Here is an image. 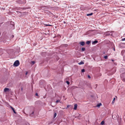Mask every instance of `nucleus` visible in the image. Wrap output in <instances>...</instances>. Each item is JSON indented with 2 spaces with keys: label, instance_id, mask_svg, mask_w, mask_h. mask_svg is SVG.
<instances>
[{
  "label": "nucleus",
  "instance_id": "2eb2a0df",
  "mask_svg": "<svg viewBox=\"0 0 125 125\" xmlns=\"http://www.w3.org/2000/svg\"><path fill=\"white\" fill-rule=\"evenodd\" d=\"M115 98H114L113 99V100L112 101V104H113V103H114V102H115Z\"/></svg>",
  "mask_w": 125,
  "mask_h": 125
},
{
  "label": "nucleus",
  "instance_id": "e433bc0d",
  "mask_svg": "<svg viewBox=\"0 0 125 125\" xmlns=\"http://www.w3.org/2000/svg\"><path fill=\"white\" fill-rule=\"evenodd\" d=\"M114 51H115V48H114Z\"/></svg>",
  "mask_w": 125,
  "mask_h": 125
},
{
  "label": "nucleus",
  "instance_id": "4be33fe9",
  "mask_svg": "<svg viewBox=\"0 0 125 125\" xmlns=\"http://www.w3.org/2000/svg\"><path fill=\"white\" fill-rule=\"evenodd\" d=\"M88 77L89 78H91L90 76L89 75H88Z\"/></svg>",
  "mask_w": 125,
  "mask_h": 125
},
{
  "label": "nucleus",
  "instance_id": "f257e3e1",
  "mask_svg": "<svg viewBox=\"0 0 125 125\" xmlns=\"http://www.w3.org/2000/svg\"><path fill=\"white\" fill-rule=\"evenodd\" d=\"M19 65V62L18 60L16 61L14 63L13 65L15 66H17Z\"/></svg>",
  "mask_w": 125,
  "mask_h": 125
},
{
  "label": "nucleus",
  "instance_id": "412c9836",
  "mask_svg": "<svg viewBox=\"0 0 125 125\" xmlns=\"http://www.w3.org/2000/svg\"><path fill=\"white\" fill-rule=\"evenodd\" d=\"M70 106V105H68L67 106V107L66 108V109H67V108H68Z\"/></svg>",
  "mask_w": 125,
  "mask_h": 125
},
{
  "label": "nucleus",
  "instance_id": "9b49d317",
  "mask_svg": "<svg viewBox=\"0 0 125 125\" xmlns=\"http://www.w3.org/2000/svg\"><path fill=\"white\" fill-rule=\"evenodd\" d=\"M84 63V62H81L79 63V65L83 64Z\"/></svg>",
  "mask_w": 125,
  "mask_h": 125
},
{
  "label": "nucleus",
  "instance_id": "f704fd0d",
  "mask_svg": "<svg viewBox=\"0 0 125 125\" xmlns=\"http://www.w3.org/2000/svg\"><path fill=\"white\" fill-rule=\"evenodd\" d=\"M112 61L113 62L114 61V60H113V59H112Z\"/></svg>",
  "mask_w": 125,
  "mask_h": 125
},
{
  "label": "nucleus",
  "instance_id": "58836bf2",
  "mask_svg": "<svg viewBox=\"0 0 125 125\" xmlns=\"http://www.w3.org/2000/svg\"><path fill=\"white\" fill-rule=\"evenodd\" d=\"M123 69H121V70H122Z\"/></svg>",
  "mask_w": 125,
  "mask_h": 125
},
{
  "label": "nucleus",
  "instance_id": "2f4dec72",
  "mask_svg": "<svg viewBox=\"0 0 125 125\" xmlns=\"http://www.w3.org/2000/svg\"><path fill=\"white\" fill-rule=\"evenodd\" d=\"M45 25L47 26H48V24H45Z\"/></svg>",
  "mask_w": 125,
  "mask_h": 125
},
{
  "label": "nucleus",
  "instance_id": "4c0bfd02",
  "mask_svg": "<svg viewBox=\"0 0 125 125\" xmlns=\"http://www.w3.org/2000/svg\"><path fill=\"white\" fill-rule=\"evenodd\" d=\"M64 23H65V21H64Z\"/></svg>",
  "mask_w": 125,
  "mask_h": 125
},
{
  "label": "nucleus",
  "instance_id": "20e7f679",
  "mask_svg": "<svg viewBox=\"0 0 125 125\" xmlns=\"http://www.w3.org/2000/svg\"><path fill=\"white\" fill-rule=\"evenodd\" d=\"M29 115L30 117H32L34 115V112H32L31 113H30Z\"/></svg>",
  "mask_w": 125,
  "mask_h": 125
},
{
  "label": "nucleus",
  "instance_id": "ddd939ff",
  "mask_svg": "<svg viewBox=\"0 0 125 125\" xmlns=\"http://www.w3.org/2000/svg\"><path fill=\"white\" fill-rule=\"evenodd\" d=\"M85 50V48H82V50L83 51H84Z\"/></svg>",
  "mask_w": 125,
  "mask_h": 125
},
{
  "label": "nucleus",
  "instance_id": "bb28decb",
  "mask_svg": "<svg viewBox=\"0 0 125 125\" xmlns=\"http://www.w3.org/2000/svg\"><path fill=\"white\" fill-rule=\"evenodd\" d=\"M28 72H27L26 71V73L25 74L26 75H27L28 74Z\"/></svg>",
  "mask_w": 125,
  "mask_h": 125
},
{
  "label": "nucleus",
  "instance_id": "473e14b6",
  "mask_svg": "<svg viewBox=\"0 0 125 125\" xmlns=\"http://www.w3.org/2000/svg\"><path fill=\"white\" fill-rule=\"evenodd\" d=\"M69 79V78H67L66 79V80H68V79Z\"/></svg>",
  "mask_w": 125,
  "mask_h": 125
},
{
  "label": "nucleus",
  "instance_id": "7c9ffc66",
  "mask_svg": "<svg viewBox=\"0 0 125 125\" xmlns=\"http://www.w3.org/2000/svg\"><path fill=\"white\" fill-rule=\"evenodd\" d=\"M123 80L124 81H125V79H123Z\"/></svg>",
  "mask_w": 125,
  "mask_h": 125
},
{
  "label": "nucleus",
  "instance_id": "5701e85b",
  "mask_svg": "<svg viewBox=\"0 0 125 125\" xmlns=\"http://www.w3.org/2000/svg\"><path fill=\"white\" fill-rule=\"evenodd\" d=\"M32 62L33 64H34L35 62L34 61H32Z\"/></svg>",
  "mask_w": 125,
  "mask_h": 125
},
{
  "label": "nucleus",
  "instance_id": "dca6fc26",
  "mask_svg": "<svg viewBox=\"0 0 125 125\" xmlns=\"http://www.w3.org/2000/svg\"><path fill=\"white\" fill-rule=\"evenodd\" d=\"M57 115V114L56 113H55L54 115V117L55 118V117H56V116Z\"/></svg>",
  "mask_w": 125,
  "mask_h": 125
},
{
  "label": "nucleus",
  "instance_id": "4468645a",
  "mask_svg": "<svg viewBox=\"0 0 125 125\" xmlns=\"http://www.w3.org/2000/svg\"><path fill=\"white\" fill-rule=\"evenodd\" d=\"M104 58L105 59H107L108 58V57L107 56H104Z\"/></svg>",
  "mask_w": 125,
  "mask_h": 125
},
{
  "label": "nucleus",
  "instance_id": "f8f14e48",
  "mask_svg": "<svg viewBox=\"0 0 125 125\" xmlns=\"http://www.w3.org/2000/svg\"><path fill=\"white\" fill-rule=\"evenodd\" d=\"M104 121H102L101 122V124L102 125H103L104 124Z\"/></svg>",
  "mask_w": 125,
  "mask_h": 125
},
{
  "label": "nucleus",
  "instance_id": "aec40b11",
  "mask_svg": "<svg viewBox=\"0 0 125 125\" xmlns=\"http://www.w3.org/2000/svg\"><path fill=\"white\" fill-rule=\"evenodd\" d=\"M60 101V100H57L56 101V103H58Z\"/></svg>",
  "mask_w": 125,
  "mask_h": 125
},
{
  "label": "nucleus",
  "instance_id": "72a5a7b5",
  "mask_svg": "<svg viewBox=\"0 0 125 125\" xmlns=\"http://www.w3.org/2000/svg\"><path fill=\"white\" fill-rule=\"evenodd\" d=\"M48 26H52L51 25H48Z\"/></svg>",
  "mask_w": 125,
  "mask_h": 125
},
{
  "label": "nucleus",
  "instance_id": "7ed1b4c3",
  "mask_svg": "<svg viewBox=\"0 0 125 125\" xmlns=\"http://www.w3.org/2000/svg\"><path fill=\"white\" fill-rule=\"evenodd\" d=\"M77 104H75L74 105V110H76L77 108Z\"/></svg>",
  "mask_w": 125,
  "mask_h": 125
},
{
  "label": "nucleus",
  "instance_id": "c9c22d12",
  "mask_svg": "<svg viewBox=\"0 0 125 125\" xmlns=\"http://www.w3.org/2000/svg\"><path fill=\"white\" fill-rule=\"evenodd\" d=\"M22 89H23V88H21V90H22Z\"/></svg>",
  "mask_w": 125,
  "mask_h": 125
},
{
  "label": "nucleus",
  "instance_id": "c85d7f7f",
  "mask_svg": "<svg viewBox=\"0 0 125 125\" xmlns=\"http://www.w3.org/2000/svg\"><path fill=\"white\" fill-rule=\"evenodd\" d=\"M10 108H11L12 110L14 108L11 106H10Z\"/></svg>",
  "mask_w": 125,
  "mask_h": 125
},
{
  "label": "nucleus",
  "instance_id": "423d86ee",
  "mask_svg": "<svg viewBox=\"0 0 125 125\" xmlns=\"http://www.w3.org/2000/svg\"><path fill=\"white\" fill-rule=\"evenodd\" d=\"M98 42V41L97 40H95L92 42V43L93 44H95L96 43Z\"/></svg>",
  "mask_w": 125,
  "mask_h": 125
},
{
  "label": "nucleus",
  "instance_id": "1a4fd4ad",
  "mask_svg": "<svg viewBox=\"0 0 125 125\" xmlns=\"http://www.w3.org/2000/svg\"><path fill=\"white\" fill-rule=\"evenodd\" d=\"M91 42V41H87L86 42V44H89Z\"/></svg>",
  "mask_w": 125,
  "mask_h": 125
},
{
  "label": "nucleus",
  "instance_id": "9d476101",
  "mask_svg": "<svg viewBox=\"0 0 125 125\" xmlns=\"http://www.w3.org/2000/svg\"><path fill=\"white\" fill-rule=\"evenodd\" d=\"M102 105V104L101 103H100L98 104L97 105V106L98 107H99L101 105Z\"/></svg>",
  "mask_w": 125,
  "mask_h": 125
},
{
  "label": "nucleus",
  "instance_id": "393cba45",
  "mask_svg": "<svg viewBox=\"0 0 125 125\" xmlns=\"http://www.w3.org/2000/svg\"><path fill=\"white\" fill-rule=\"evenodd\" d=\"M122 40L123 41H125V38L122 39Z\"/></svg>",
  "mask_w": 125,
  "mask_h": 125
},
{
  "label": "nucleus",
  "instance_id": "f03ea898",
  "mask_svg": "<svg viewBox=\"0 0 125 125\" xmlns=\"http://www.w3.org/2000/svg\"><path fill=\"white\" fill-rule=\"evenodd\" d=\"M79 44L82 46H84L85 44L84 42L83 41H82L79 42Z\"/></svg>",
  "mask_w": 125,
  "mask_h": 125
},
{
  "label": "nucleus",
  "instance_id": "f3484780",
  "mask_svg": "<svg viewBox=\"0 0 125 125\" xmlns=\"http://www.w3.org/2000/svg\"><path fill=\"white\" fill-rule=\"evenodd\" d=\"M66 82L68 85H69L70 84L69 82V81H66Z\"/></svg>",
  "mask_w": 125,
  "mask_h": 125
},
{
  "label": "nucleus",
  "instance_id": "a878e982",
  "mask_svg": "<svg viewBox=\"0 0 125 125\" xmlns=\"http://www.w3.org/2000/svg\"><path fill=\"white\" fill-rule=\"evenodd\" d=\"M65 45L64 46H65L66 47H67L68 46V45H67V44H66V45Z\"/></svg>",
  "mask_w": 125,
  "mask_h": 125
},
{
  "label": "nucleus",
  "instance_id": "a19ab883",
  "mask_svg": "<svg viewBox=\"0 0 125 125\" xmlns=\"http://www.w3.org/2000/svg\"><path fill=\"white\" fill-rule=\"evenodd\" d=\"M13 37H14V36H13Z\"/></svg>",
  "mask_w": 125,
  "mask_h": 125
},
{
  "label": "nucleus",
  "instance_id": "cd10ccee",
  "mask_svg": "<svg viewBox=\"0 0 125 125\" xmlns=\"http://www.w3.org/2000/svg\"><path fill=\"white\" fill-rule=\"evenodd\" d=\"M10 108H11L12 110L14 108L11 106H10Z\"/></svg>",
  "mask_w": 125,
  "mask_h": 125
},
{
  "label": "nucleus",
  "instance_id": "39448f33",
  "mask_svg": "<svg viewBox=\"0 0 125 125\" xmlns=\"http://www.w3.org/2000/svg\"><path fill=\"white\" fill-rule=\"evenodd\" d=\"M9 89L8 88H5L4 89V91L5 92H7V91H9Z\"/></svg>",
  "mask_w": 125,
  "mask_h": 125
},
{
  "label": "nucleus",
  "instance_id": "c756f323",
  "mask_svg": "<svg viewBox=\"0 0 125 125\" xmlns=\"http://www.w3.org/2000/svg\"><path fill=\"white\" fill-rule=\"evenodd\" d=\"M35 95H36L37 96H38V94L37 93H36L35 94Z\"/></svg>",
  "mask_w": 125,
  "mask_h": 125
},
{
  "label": "nucleus",
  "instance_id": "b1692460",
  "mask_svg": "<svg viewBox=\"0 0 125 125\" xmlns=\"http://www.w3.org/2000/svg\"><path fill=\"white\" fill-rule=\"evenodd\" d=\"M16 12H17V13L18 14H19V13H21V12H19L18 11H17Z\"/></svg>",
  "mask_w": 125,
  "mask_h": 125
},
{
  "label": "nucleus",
  "instance_id": "6e6552de",
  "mask_svg": "<svg viewBox=\"0 0 125 125\" xmlns=\"http://www.w3.org/2000/svg\"><path fill=\"white\" fill-rule=\"evenodd\" d=\"M93 13H91L88 14H87L86 15L87 16H89L92 15H93Z\"/></svg>",
  "mask_w": 125,
  "mask_h": 125
},
{
  "label": "nucleus",
  "instance_id": "ea45409f",
  "mask_svg": "<svg viewBox=\"0 0 125 125\" xmlns=\"http://www.w3.org/2000/svg\"><path fill=\"white\" fill-rule=\"evenodd\" d=\"M75 88H77V87H76Z\"/></svg>",
  "mask_w": 125,
  "mask_h": 125
},
{
  "label": "nucleus",
  "instance_id": "a211bd4d",
  "mask_svg": "<svg viewBox=\"0 0 125 125\" xmlns=\"http://www.w3.org/2000/svg\"><path fill=\"white\" fill-rule=\"evenodd\" d=\"M12 110L13 111L14 113H15V114H16V112H15V110H14V108H13Z\"/></svg>",
  "mask_w": 125,
  "mask_h": 125
},
{
  "label": "nucleus",
  "instance_id": "6ab92c4d",
  "mask_svg": "<svg viewBox=\"0 0 125 125\" xmlns=\"http://www.w3.org/2000/svg\"><path fill=\"white\" fill-rule=\"evenodd\" d=\"M81 71L82 72H84L85 71V70L84 69H83Z\"/></svg>",
  "mask_w": 125,
  "mask_h": 125
},
{
  "label": "nucleus",
  "instance_id": "0eeeda50",
  "mask_svg": "<svg viewBox=\"0 0 125 125\" xmlns=\"http://www.w3.org/2000/svg\"><path fill=\"white\" fill-rule=\"evenodd\" d=\"M17 2L19 3H22V1L20 0H19L17 1Z\"/></svg>",
  "mask_w": 125,
  "mask_h": 125
}]
</instances>
